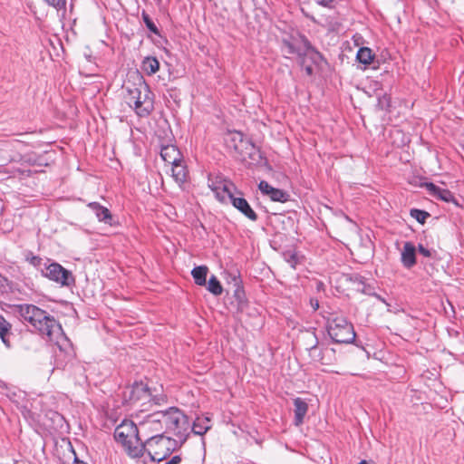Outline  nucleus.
<instances>
[{
    "label": "nucleus",
    "mask_w": 464,
    "mask_h": 464,
    "mask_svg": "<svg viewBox=\"0 0 464 464\" xmlns=\"http://www.w3.org/2000/svg\"><path fill=\"white\" fill-rule=\"evenodd\" d=\"M263 195H266L272 201L285 203L290 198V194L281 188H274L263 180Z\"/></svg>",
    "instance_id": "obj_14"
},
{
    "label": "nucleus",
    "mask_w": 464,
    "mask_h": 464,
    "mask_svg": "<svg viewBox=\"0 0 464 464\" xmlns=\"http://www.w3.org/2000/svg\"><path fill=\"white\" fill-rule=\"evenodd\" d=\"M284 260L293 268L295 269L296 266L302 262L303 256L300 255L295 249H287L282 253Z\"/></svg>",
    "instance_id": "obj_22"
},
{
    "label": "nucleus",
    "mask_w": 464,
    "mask_h": 464,
    "mask_svg": "<svg viewBox=\"0 0 464 464\" xmlns=\"http://www.w3.org/2000/svg\"><path fill=\"white\" fill-rule=\"evenodd\" d=\"M326 329L335 343H352L356 337L353 325L343 316L328 320Z\"/></svg>",
    "instance_id": "obj_6"
},
{
    "label": "nucleus",
    "mask_w": 464,
    "mask_h": 464,
    "mask_svg": "<svg viewBox=\"0 0 464 464\" xmlns=\"http://www.w3.org/2000/svg\"><path fill=\"white\" fill-rule=\"evenodd\" d=\"M167 430L173 431L176 436L181 438L188 434L190 428L189 420L179 409L169 408V416L165 424Z\"/></svg>",
    "instance_id": "obj_10"
},
{
    "label": "nucleus",
    "mask_w": 464,
    "mask_h": 464,
    "mask_svg": "<svg viewBox=\"0 0 464 464\" xmlns=\"http://www.w3.org/2000/svg\"><path fill=\"white\" fill-rule=\"evenodd\" d=\"M160 157L168 164H172L182 160L180 151L174 145L162 146L160 150Z\"/></svg>",
    "instance_id": "obj_16"
},
{
    "label": "nucleus",
    "mask_w": 464,
    "mask_h": 464,
    "mask_svg": "<svg viewBox=\"0 0 464 464\" xmlns=\"http://www.w3.org/2000/svg\"><path fill=\"white\" fill-rule=\"evenodd\" d=\"M42 276L62 286H70L75 280L71 271L65 269L59 263L49 259L46 266H44Z\"/></svg>",
    "instance_id": "obj_9"
},
{
    "label": "nucleus",
    "mask_w": 464,
    "mask_h": 464,
    "mask_svg": "<svg viewBox=\"0 0 464 464\" xmlns=\"http://www.w3.org/2000/svg\"><path fill=\"white\" fill-rule=\"evenodd\" d=\"M142 17H143V21L147 26V28L154 33V34H158V28L157 26L155 25V24L153 23V21L150 18V16L146 14L143 13L142 14Z\"/></svg>",
    "instance_id": "obj_34"
},
{
    "label": "nucleus",
    "mask_w": 464,
    "mask_h": 464,
    "mask_svg": "<svg viewBox=\"0 0 464 464\" xmlns=\"http://www.w3.org/2000/svg\"><path fill=\"white\" fill-rule=\"evenodd\" d=\"M114 438L121 443L127 454L133 459L143 457L144 444L139 437L136 424L130 420H124L114 430Z\"/></svg>",
    "instance_id": "obj_2"
},
{
    "label": "nucleus",
    "mask_w": 464,
    "mask_h": 464,
    "mask_svg": "<svg viewBox=\"0 0 464 464\" xmlns=\"http://www.w3.org/2000/svg\"><path fill=\"white\" fill-rule=\"evenodd\" d=\"M295 406V425L299 426L304 422V416L308 411V404L304 400L300 397H297L294 400Z\"/></svg>",
    "instance_id": "obj_18"
},
{
    "label": "nucleus",
    "mask_w": 464,
    "mask_h": 464,
    "mask_svg": "<svg viewBox=\"0 0 464 464\" xmlns=\"http://www.w3.org/2000/svg\"><path fill=\"white\" fill-rule=\"evenodd\" d=\"M128 103L132 106L140 117L149 116L154 109L153 93L144 81L140 82L133 89H128Z\"/></svg>",
    "instance_id": "obj_3"
},
{
    "label": "nucleus",
    "mask_w": 464,
    "mask_h": 464,
    "mask_svg": "<svg viewBox=\"0 0 464 464\" xmlns=\"http://www.w3.org/2000/svg\"><path fill=\"white\" fill-rule=\"evenodd\" d=\"M165 397H153L148 386L143 382H135L132 386L127 387L123 392V401L130 405L140 407L141 411H148L147 404L153 402L160 405V401H164Z\"/></svg>",
    "instance_id": "obj_4"
},
{
    "label": "nucleus",
    "mask_w": 464,
    "mask_h": 464,
    "mask_svg": "<svg viewBox=\"0 0 464 464\" xmlns=\"http://www.w3.org/2000/svg\"><path fill=\"white\" fill-rule=\"evenodd\" d=\"M306 72H307V73L310 74L312 72V68L311 67H307L306 68Z\"/></svg>",
    "instance_id": "obj_42"
},
{
    "label": "nucleus",
    "mask_w": 464,
    "mask_h": 464,
    "mask_svg": "<svg viewBox=\"0 0 464 464\" xmlns=\"http://www.w3.org/2000/svg\"><path fill=\"white\" fill-rule=\"evenodd\" d=\"M256 442L259 444V440L257 439H255Z\"/></svg>",
    "instance_id": "obj_45"
},
{
    "label": "nucleus",
    "mask_w": 464,
    "mask_h": 464,
    "mask_svg": "<svg viewBox=\"0 0 464 464\" xmlns=\"http://www.w3.org/2000/svg\"><path fill=\"white\" fill-rule=\"evenodd\" d=\"M373 58L374 54L372 53V51L368 47H361L356 53L357 61L364 65L371 64L373 61Z\"/></svg>",
    "instance_id": "obj_25"
},
{
    "label": "nucleus",
    "mask_w": 464,
    "mask_h": 464,
    "mask_svg": "<svg viewBox=\"0 0 464 464\" xmlns=\"http://www.w3.org/2000/svg\"><path fill=\"white\" fill-rule=\"evenodd\" d=\"M49 259H43L39 256H32L30 264L33 265L41 274L44 271V266H46Z\"/></svg>",
    "instance_id": "obj_30"
},
{
    "label": "nucleus",
    "mask_w": 464,
    "mask_h": 464,
    "mask_svg": "<svg viewBox=\"0 0 464 464\" xmlns=\"http://www.w3.org/2000/svg\"><path fill=\"white\" fill-rule=\"evenodd\" d=\"M16 310L21 318L27 323L36 316L35 314H40V308L29 304H18Z\"/></svg>",
    "instance_id": "obj_19"
},
{
    "label": "nucleus",
    "mask_w": 464,
    "mask_h": 464,
    "mask_svg": "<svg viewBox=\"0 0 464 464\" xmlns=\"http://www.w3.org/2000/svg\"><path fill=\"white\" fill-rule=\"evenodd\" d=\"M354 282L358 283L359 285H362V288H358L359 291H361L363 294H367V295H372L373 293H371V286L367 285L364 283V279H363L362 276H358V275L355 276H354Z\"/></svg>",
    "instance_id": "obj_32"
},
{
    "label": "nucleus",
    "mask_w": 464,
    "mask_h": 464,
    "mask_svg": "<svg viewBox=\"0 0 464 464\" xmlns=\"http://www.w3.org/2000/svg\"><path fill=\"white\" fill-rule=\"evenodd\" d=\"M169 416V409L166 411H156L146 416V422L148 423H167V417Z\"/></svg>",
    "instance_id": "obj_26"
},
{
    "label": "nucleus",
    "mask_w": 464,
    "mask_h": 464,
    "mask_svg": "<svg viewBox=\"0 0 464 464\" xmlns=\"http://www.w3.org/2000/svg\"><path fill=\"white\" fill-rule=\"evenodd\" d=\"M208 290L214 295H220L223 292V287L216 276H211L208 282Z\"/></svg>",
    "instance_id": "obj_27"
},
{
    "label": "nucleus",
    "mask_w": 464,
    "mask_h": 464,
    "mask_svg": "<svg viewBox=\"0 0 464 464\" xmlns=\"http://www.w3.org/2000/svg\"><path fill=\"white\" fill-rule=\"evenodd\" d=\"M333 2H334V0H316V3L319 5H321L323 7L329 8V9L334 8Z\"/></svg>",
    "instance_id": "obj_36"
},
{
    "label": "nucleus",
    "mask_w": 464,
    "mask_h": 464,
    "mask_svg": "<svg viewBox=\"0 0 464 464\" xmlns=\"http://www.w3.org/2000/svg\"><path fill=\"white\" fill-rule=\"evenodd\" d=\"M141 69L148 74L152 75L160 69V63L156 57H146L142 61Z\"/></svg>",
    "instance_id": "obj_23"
},
{
    "label": "nucleus",
    "mask_w": 464,
    "mask_h": 464,
    "mask_svg": "<svg viewBox=\"0 0 464 464\" xmlns=\"http://www.w3.org/2000/svg\"><path fill=\"white\" fill-rule=\"evenodd\" d=\"M176 445L175 440L163 435H156L147 440L144 444V451L146 450L150 461L160 462L172 453Z\"/></svg>",
    "instance_id": "obj_5"
},
{
    "label": "nucleus",
    "mask_w": 464,
    "mask_h": 464,
    "mask_svg": "<svg viewBox=\"0 0 464 464\" xmlns=\"http://www.w3.org/2000/svg\"><path fill=\"white\" fill-rule=\"evenodd\" d=\"M233 207L238 209L241 213H243L246 217H247L251 220H256L257 215L251 208L248 202L241 197V192L237 189V192L232 193V197H228L227 198Z\"/></svg>",
    "instance_id": "obj_11"
},
{
    "label": "nucleus",
    "mask_w": 464,
    "mask_h": 464,
    "mask_svg": "<svg viewBox=\"0 0 464 464\" xmlns=\"http://www.w3.org/2000/svg\"><path fill=\"white\" fill-rule=\"evenodd\" d=\"M372 295L377 299L379 300L380 302L383 303L387 308H388V311H390V306L391 304L385 300V298L382 297L380 295L376 294V293H373Z\"/></svg>",
    "instance_id": "obj_38"
},
{
    "label": "nucleus",
    "mask_w": 464,
    "mask_h": 464,
    "mask_svg": "<svg viewBox=\"0 0 464 464\" xmlns=\"http://www.w3.org/2000/svg\"><path fill=\"white\" fill-rule=\"evenodd\" d=\"M11 329V324L5 319L3 315H0V338L2 342L7 346H10L9 341L6 338V334Z\"/></svg>",
    "instance_id": "obj_28"
},
{
    "label": "nucleus",
    "mask_w": 464,
    "mask_h": 464,
    "mask_svg": "<svg viewBox=\"0 0 464 464\" xmlns=\"http://www.w3.org/2000/svg\"><path fill=\"white\" fill-rule=\"evenodd\" d=\"M170 165L172 166V177L174 178L175 181L179 184L186 182L188 171L186 166L182 163V160Z\"/></svg>",
    "instance_id": "obj_21"
},
{
    "label": "nucleus",
    "mask_w": 464,
    "mask_h": 464,
    "mask_svg": "<svg viewBox=\"0 0 464 464\" xmlns=\"http://www.w3.org/2000/svg\"><path fill=\"white\" fill-rule=\"evenodd\" d=\"M257 188H258V189L261 190V182L259 184H257Z\"/></svg>",
    "instance_id": "obj_43"
},
{
    "label": "nucleus",
    "mask_w": 464,
    "mask_h": 464,
    "mask_svg": "<svg viewBox=\"0 0 464 464\" xmlns=\"http://www.w3.org/2000/svg\"><path fill=\"white\" fill-rule=\"evenodd\" d=\"M358 464H369V462L365 459H362Z\"/></svg>",
    "instance_id": "obj_41"
},
{
    "label": "nucleus",
    "mask_w": 464,
    "mask_h": 464,
    "mask_svg": "<svg viewBox=\"0 0 464 464\" xmlns=\"http://www.w3.org/2000/svg\"><path fill=\"white\" fill-rule=\"evenodd\" d=\"M422 187H424L427 189V191L431 197L440 199L447 203L457 204L453 193L448 188H442L432 182H424L422 184Z\"/></svg>",
    "instance_id": "obj_12"
},
{
    "label": "nucleus",
    "mask_w": 464,
    "mask_h": 464,
    "mask_svg": "<svg viewBox=\"0 0 464 464\" xmlns=\"http://www.w3.org/2000/svg\"><path fill=\"white\" fill-rule=\"evenodd\" d=\"M87 207L92 209L97 219L100 222H103L105 224H111L112 216L111 211L104 206L101 205L99 202H90Z\"/></svg>",
    "instance_id": "obj_15"
},
{
    "label": "nucleus",
    "mask_w": 464,
    "mask_h": 464,
    "mask_svg": "<svg viewBox=\"0 0 464 464\" xmlns=\"http://www.w3.org/2000/svg\"><path fill=\"white\" fill-rule=\"evenodd\" d=\"M313 335L314 338V343L308 348L310 357L314 361L319 362L322 364H325V365L330 364V362L325 359L324 353H334V349H330V350L324 349V351L318 350L317 337L314 333L313 334Z\"/></svg>",
    "instance_id": "obj_17"
},
{
    "label": "nucleus",
    "mask_w": 464,
    "mask_h": 464,
    "mask_svg": "<svg viewBox=\"0 0 464 464\" xmlns=\"http://www.w3.org/2000/svg\"><path fill=\"white\" fill-rule=\"evenodd\" d=\"M208 267L205 266H196L192 269L191 275L195 283L198 285H205L207 283Z\"/></svg>",
    "instance_id": "obj_24"
},
{
    "label": "nucleus",
    "mask_w": 464,
    "mask_h": 464,
    "mask_svg": "<svg viewBox=\"0 0 464 464\" xmlns=\"http://www.w3.org/2000/svg\"><path fill=\"white\" fill-rule=\"evenodd\" d=\"M29 324L48 341L53 342L61 351L71 357L72 356V348L70 340L64 334L62 325L50 315L46 311L40 308V314H35Z\"/></svg>",
    "instance_id": "obj_1"
},
{
    "label": "nucleus",
    "mask_w": 464,
    "mask_h": 464,
    "mask_svg": "<svg viewBox=\"0 0 464 464\" xmlns=\"http://www.w3.org/2000/svg\"><path fill=\"white\" fill-rule=\"evenodd\" d=\"M418 251L420 255H422L425 257L432 256V251L426 248L422 244L418 245Z\"/></svg>",
    "instance_id": "obj_35"
},
{
    "label": "nucleus",
    "mask_w": 464,
    "mask_h": 464,
    "mask_svg": "<svg viewBox=\"0 0 464 464\" xmlns=\"http://www.w3.org/2000/svg\"><path fill=\"white\" fill-rule=\"evenodd\" d=\"M180 462H181L180 456L175 455L169 460L166 461L164 464H179Z\"/></svg>",
    "instance_id": "obj_37"
},
{
    "label": "nucleus",
    "mask_w": 464,
    "mask_h": 464,
    "mask_svg": "<svg viewBox=\"0 0 464 464\" xmlns=\"http://www.w3.org/2000/svg\"><path fill=\"white\" fill-rule=\"evenodd\" d=\"M211 420L208 417H197L193 421L192 431L196 435H203L211 429Z\"/></svg>",
    "instance_id": "obj_20"
},
{
    "label": "nucleus",
    "mask_w": 464,
    "mask_h": 464,
    "mask_svg": "<svg viewBox=\"0 0 464 464\" xmlns=\"http://www.w3.org/2000/svg\"><path fill=\"white\" fill-rule=\"evenodd\" d=\"M234 147H235V150H238V146L237 145H235Z\"/></svg>",
    "instance_id": "obj_44"
},
{
    "label": "nucleus",
    "mask_w": 464,
    "mask_h": 464,
    "mask_svg": "<svg viewBox=\"0 0 464 464\" xmlns=\"http://www.w3.org/2000/svg\"><path fill=\"white\" fill-rule=\"evenodd\" d=\"M410 215L411 218L416 219L420 224H424L426 219L430 217V213L425 210L412 208L410 211Z\"/></svg>",
    "instance_id": "obj_29"
},
{
    "label": "nucleus",
    "mask_w": 464,
    "mask_h": 464,
    "mask_svg": "<svg viewBox=\"0 0 464 464\" xmlns=\"http://www.w3.org/2000/svg\"><path fill=\"white\" fill-rule=\"evenodd\" d=\"M311 49L312 45L308 39L301 34L288 35L283 38L281 44V51L286 58L302 59Z\"/></svg>",
    "instance_id": "obj_7"
},
{
    "label": "nucleus",
    "mask_w": 464,
    "mask_h": 464,
    "mask_svg": "<svg viewBox=\"0 0 464 464\" xmlns=\"http://www.w3.org/2000/svg\"><path fill=\"white\" fill-rule=\"evenodd\" d=\"M391 106V98L387 94L379 96L377 99V107L382 111H388Z\"/></svg>",
    "instance_id": "obj_31"
},
{
    "label": "nucleus",
    "mask_w": 464,
    "mask_h": 464,
    "mask_svg": "<svg viewBox=\"0 0 464 464\" xmlns=\"http://www.w3.org/2000/svg\"><path fill=\"white\" fill-rule=\"evenodd\" d=\"M209 188L215 193L217 199L226 202L232 193L237 192L235 184L221 174H209L208 178Z\"/></svg>",
    "instance_id": "obj_8"
},
{
    "label": "nucleus",
    "mask_w": 464,
    "mask_h": 464,
    "mask_svg": "<svg viewBox=\"0 0 464 464\" xmlns=\"http://www.w3.org/2000/svg\"><path fill=\"white\" fill-rule=\"evenodd\" d=\"M234 281H235V286L237 287L235 290V295L239 297V295L242 292L240 285H239V281L237 278H234Z\"/></svg>",
    "instance_id": "obj_39"
},
{
    "label": "nucleus",
    "mask_w": 464,
    "mask_h": 464,
    "mask_svg": "<svg viewBox=\"0 0 464 464\" xmlns=\"http://www.w3.org/2000/svg\"><path fill=\"white\" fill-rule=\"evenodd\" d=\"M311 304H312V306H313L314 311L319 308V302H318V300L311 299Z\"/></svg>",
    "instance_id": "obj_40"
},
{
    "label": "nucleus",
    "mask_w": 464,
    "mask_h": 464,
    "mask_svg": "<svg viewBox=\"0 0 464 464\" xmlns=\"http://www.w3.org/2000/svg\"><path fill=\"white\" fill-rule=\"evenodd\" d=\"M49 5L54 7L56 10H65L66 0H44Z\"/></svg>",
    "instance_id": "obj_33"
},
{
    "label": "nucleus",
    "mask_w": 464,
    "mask_h": 464,
    "mask_svg": "<svg viewBox=\"0 0 464 464\" xmlns=\"http://www.w3.org/2000/svg\"><path fill=\"white\" fill-rule=\"evenodd\" d=\"M401 263L406 269H411L416 265V247L413 243L404 242L401 252Z\"/></svg>",
    "instance_id": "obj_13"
}]
</instances>
